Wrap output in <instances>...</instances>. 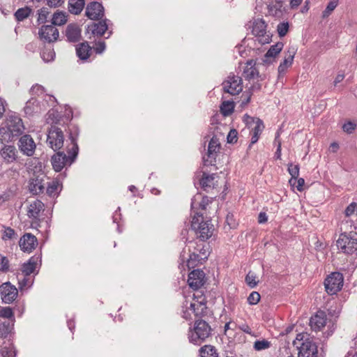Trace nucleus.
I'll return each mask as SVG.
<instances>
[{
	"label": "nucleus",
	"mask_w": 357,
	"mask_h": 357,
	"mask_svg": "<svg viewBox=\"0 0 357 357\" xmlns=\"http://www.w3.org/2000/svg\"><path fill=\"white\" fill-rule=\"evenodd\" d=\"M68 155L63 151H57L51 158V163L54 171L61 172L66 165L70 166L77 158L79 152L78 145L66 147Z\"/></svg>",
	"instance_id": "nucleus-2"
},
{
	"label": "nucleus",
	"mask_w": 357,
	"mask_h": 357,
	"mask_svg": "<svg viewBox=\"0 0 357 357\" xmlns=\"http://www.w3.org/2000/svg\"><path fill=\"white\" fill-rule=\"evenodd\" d=\"M189 252L190 254L187 260V266L189 269L194 268L199 264H202L208 257L206 251H204L202 255H200L195 251H191L190 249H189Z\"/></svg>",
	"instance_id": "nucleus-26"
},
{
	"label": "nucleus",
	"mask_w": 357,
	"mask_h": 357,
	"mask_svg": "<svg viewBox=\"0 0 357 357\" xmlns=\"http://www.w3.org/2000/svg\"><path fill=\"white\" fill-rule=\"evenodd\" d=\"M293 344L298 350V357H317V345L307 333H299L296 335Z\"/></svg>",
	"instance_id": "nucleus-4"
},
{
	"label": "nucleus",
	"mask_w": 357,
	"mask_h": 357,
	"mask_svg": "<svg viewBox=\"0 0 357 357\" xmlns=\"http://www.w3.org/2000/svg\"><path fill=\"white\" fill-rule=\"evenodd\" d=\"M271 342L265 339L256 340L254 343V349L256 351H261L268 349L271 347Z\"/></svg>",
	"instance_id": "nucleus-46"
},
{
	"label": "nucleus",
	"mask_w": 357,
	"mask_h": 357,
	"mask_svg": "<svg viewBox=\"0 0 357 357\" xmlns=\"http://www.w3.org/2000/svg\"><path fill=\"white\" fill-rule=\"evenodd\" d=\"M295 55V51L294 49H292L291 50H288V54L286 55L284 57V59L282 62L280 63V66H278V73L279 74H282L286 71L288 67L291 66L292 64Z\"/></svg>",
	"instance_id": "nucleus-33"
},
{
	"label": "nucleus",
	"mask_w": 357,
	"mask_h": 357,
	"mask_svg": "<svg viewBox=\"0 0 357 357\" xmlns=\"http://www.w3.org/2000/svg\"><path fill=\"white\" fill-rule=\"evenodd\" d=\"M268 10L271 15L281 17L284 12L283 2L282 1H275L268 6Z\"/></svg>",
	"instance_id": "nucleus-32"
},
{
	"label": "nucleus",
	"mask_w": 357,
	"mask_h": 357,
	"mask_svg": "<svg viewBox=\"0 0 357 357\" xmlns=\"http://www.w3.org/2000/svg\"><path fill=\"white\" fill-rule=\"evenodd\" d=\"M38 244V241L36 237L29 233H26L23 235L19 241V245L21 250L24 252H31L36 245Z\"/></svg>",
	"instance_id": "nucleus-18"
},
{
	"label": "nucleus",
	"mask_w": 357,
	"mask_h": 357,
	"mask_svg": "<svg viewBox=\"0 0 357 357\" xmlns=\"http://www.w3.org/2000/svg\"><path fill=\"white\" fill-rule=\"evenodd\" d=\"M356 206L355 203L350 204L345 209L344 213L347 217H349L355 212Z\"/></svg>",
	"instance_id": "nucleus-63"
},
{
	"label": "nucleus",
	"mask_w": 357,
	"mask_h": 357,
	"mask_svg": "<svg viewBox=\"0 0 357 357\" xmlns=\"http://www.w3.org/2000/svg\"><path fill=\"white\" fill-rule=\"evenodd\" d=\"M289 23L287 22H280L278 24L277 26V31L280 37H284L286 36L289 31Z\"/></svg>",
	"instance_id": "nucleus-51"
},
{
	"label": "nucleus",
	"mask_w": 357,
	"mask_h": 357,
	"mask_svg": "<svg viewBox=\"0 0 357 357\" xmlns=\"http://www.w3.org/2000/svg\"><path fill=\"white\" fill-rule=\"evenodd\" d=\"M91 51V47L89 45L88 42L80 43L76 47L77 56L83 61L86 60L90 56Z\"/></svg>",
	"instance_id": "nucleus-31"
},
{
	"label": "nucleus",
	"mask_w": 357,
	"mask_h": 357,
	"mask_svg": "<svg viewBox=\"0 0 357 357\" xmlns=\"http://www.w3.org/2000/svg\"><path fill=\"white\" fill-rule=\"evenodd\" d=\"M4 231L2 236V239L4 241L12 240L17 238V234L13 229L10 227H3Z\"/></svg>",
	"instance_id": "nucleus-49"
},
{
	"label": "nucleus",
	"mask_w": 357,
	"mask_h": 357,
	"mask_svg": "<svg viewBox=\"0 0 357 357\" xmlns=\"http://www.w3.org/2000/svg\"><path fill=\"white\" fill-rule=\"evenodd\" d=\"M45 109V105L36 98H30L24 107V114L28 117L39 114Z\"/></svg>",
	"instance_id": "nucleus-14"
},
{
	"label": "nucleus",
	"mask_w": 357,
	"mask_h": 357,
	"mask_svg": "<svg viewBox=\"0 0 357 357\" xmlns=\"http://www.w3.org/2000/svg\"><path fill=\"white\" fill-rule=\"evenodd\" d=\"M243 69L242 76L247 80H250L259 76L258 69L256 68V61L253 59L248 60Z\"/></svg>",
	"instance_id": "nucleus-25"
},
{
	"label": "nucleus",
	"mask_w": 357,
	"mask_h": 357,
	"mask_svg": "<svg viewBox=\"0 0 357 357\" xmlns=\"http://www.w3.org/2000/svg\"><path fill=\"white\" fill-rule=\"evenodd\" d=\"M43 174L39 176H33L29 181V190L30 193L34 195L43 193L45 190Z\"/></svg>",
	"instance_id": "nucleus-17"
},
{
	"label": "nucleus",
	"mask_w": 357,
	"mask_h": 357,
	"mask_svg": "<svg viewBox=\"0 0 357 357\" xmlns=\"http://www.w3.org/2000/svg\"><path fill=\"white\" fill-rule=\"evenodd\" d=\"M194 297L195 298H197L199 299L195 303H190L189 309L192 311L196 317H198L206 312V299L202 294L200 296H195V294H194Z\"/></svg>",
	"instance_id": "nucleus-23"
},
{
	"label": "nucleus",
	"mask_w": 357,
	"mask_h": 357,
	"mask_svg": "<svg viewBox=\"0 0 357 357\" xmlns=\"http://www.w3.org/2000/svg\"><path fill=\"white\" fill-rule=\"evenodd\" d=\"M222 86L225 93L232 96L237 95L243 90L242 78L235 75H230L227 79L223 82Z\"/></svg>",
	"instance_id": "nucleus-8"
},
{
	"label": "nucleus",
	"mask_w": 357,
	"mask_h": 357,
	"mask_svg": "<svg viewBox=\"0 0 357 357\" xmlns=\"http://www.w3.org/2000/svg\"><path fill=\"white\" fill-rule=\"evenodd\" d=\"M283 47L284 44L282 42L271 45L262 59L263 64L270 65L273 63L275 61V56L282 51Z\"/></svg>",
	"instance_id": "nucleus-19"
},
{
	"label": "nucleus",
	"mask_w": 357,
	"mask_h": 357,
	"mask_svg": "<svg viewBox=\"0 0 357 357\" xmlns=\"http://www.w3.org/2000/svg\"><path fill=\"white\" fill-rule=\"evenodd\" d=\"M9 268V261L6 257L0 254V271L6 272Z\"/></svg>",
	"instance_id": "nucleus-56"
},
{
	"label": "nucleus",
	"mask_w": 357,
	"mask_h": 357,
	"mask_svg": "<svg viewBox=\"0 0 357 357\" xmlns=\"http://www.w3.org/2000/svg\"><path fill=\"white\" fill-rule=\"evenodd\" d=\"M50 14V12L48 10V8H42L38 10V22L39 24H43L46 22L47 18Z\"/></svg>",
	"instance_id": "nucleus-52"
},
{
	"label": "nucleus",
	"mask_w": 357,
	"mask_h": 357,
	"mask_svg": "<svg viewBox=\"0 0 357 357\" xmlns=\"http://www.w3.org/2000/svg\"><path fill=\"white\" fill-rule=\"evenodd\" d=\"M344 283V276L340 272L331 273L324 281L326 291L329 295H335L340 291Z\"/></svg>",
	"instance_id": "nucleus-7"
},
{
	"label": "nucleus",
	"mask_w": 357,
	"mask_h": 357,
	"mask_svg": "<svg viewBox=\"0 0 357 357\" xmlns=\"http://www.w3.org/2000/svg\"><path fill=\"white\" fill-rule=\"evenodd\" d=\"M234 110V105L231 101H224L220 105V112L224 116L231 115Z\"/></svg>",
	"instance_id": "nucleus-41"
},
{
	"label": "nucleus",
	"mask_w": 357,
	"mask_h": 357,
	"mask_svg": "<svg viewBox=\"0 0 357 357\" xmlns=\"http://www.w3.org/2000/svg\"><path fill=\"white\" fill-rule=\"evenodd\" d=\"M210 200L207 196L202 197L201 195H197L192 199L191 207L192 209H195L198 207L202 210H205Z\"/></svg>",
	"instance_id": "nucleus-30"
},
{
	"label": "nucleus",
	"mask_w": 357,
	"mask_h": 357,
	"mask_svg": "<svg viewBox=\"0 0 357 357\" xmlns=\"http://www.w3.org/2000/svg\"><path fill=\"white\" fill-rule=\"evenodd\" d=\"M205 273L200 269H195L188 275V283L190 288L198 290L204 284Z\"/></svg>",
	"instance_id": "nucleus-16"
},
{
	"label": "nucleus",
	"mask_w": 357,
	"mask_h": 357,
	"mask_svg": "<svg viewBox=\"0 0 357 357\" xmlns=\"http://www.w3.org/2000/svg\"><path fill=\"white\" fill-rule=\"evenodd\" d=\"M61 126L63 128V131L68 132L69 139L70 140V147L77 144V137L79 135V128L75 125L70 123V125H66L65 121L61 119Z\"/></svg>",
	"instance_id": "nucleus-28"
},
{
	"label": "nucleus",
	"mask_w": 357,
	"mask_h": 357,
	"mask_svg": "<svg viewBox=\"0 0 357 357\" xmlns=\"http://www.w3.org/2000/svg\"><path fill=\"white\" fill-rule=\"evenodd\" d=\"M40 39L44 43H54L59 38V30L53 25H43L38 31Z\"/></svg>",
	"instance_id": "nucleus-13"
},
{
	"label": "nucleus",
	"mask_w": 357,
	"mask_h": 357,
	"mask_svg": "<svg viewBox=\"0 0 357 357\" xmlns=\"http://www.w3.org/2000/svg\"><path fill=\"white\" fill-rule=\"evenodd\" d=\"M191 229L195 231L197 238L204 242L212 236L214 226L211 220L204 221L202 214L196 213L191 221Z\"/></svg>",
	"instance_id": "nucleus-5"
},
{
	"label": "nucleus",
	"mask_w": 357,
	"mask_h": 357,
	"mask_svg": "<svg viewBox=\"0 0 357 357\" xmlns=\"http://www.w3.org/2000/svg\"><path fill=\"white\" fill-rule=\"evenodd\" d=\"M257 278L255 273L250 271L245 277V282L250 288H254L257 285L259 282Z\"/></svg>",
	"instance_id": "nucleus-48"
},
{
	"label": "nucleus",
	"mask_w": 357,
	"mask_h": 357,
	"mask_svg": "<svg viewBox=\"0 0 357 357\" xmlns=\"http://www.w3.org/2000/svg\"><path fill=\"white\" fill-rule=\"evenodd\" d=\"M326 314L324 311H318L310 318V325L313 331H320L326 324Z\"/></svg>",
	"instance_id": "nucleus-22"
},
{
	"label": "nucleus",
	"mask_w": 357,
	"mask_h": 357,
	"mask_svg": "<svg viewBox=\"0 0 357 357\" xmlns=\"http://www.w3.org/2000/svg\"><path fill=\"white\" fill-rule=\"evenodd\" d=\"M238 140V132L236 129H231L227 137V142L229 144H235Z\"/></svg>",
	"instance_id": "nucleus-54"
},
{
	"label": "nucleus",
	"mask_w": 357,
	"mask_h": 357,
	"mask_svg": "<svg viewBox=\"0 0 357 357\" xmlns=\"http://www.w3.org/2000/svg\"><path fill=\"white\" fill-rule=\"evenodd\" d=\"M106 48V44L104 41H98L96 44V47H94V50L96 54H102Z\"/></svg>",
	"instance_id": "nucleus-60"
},
{
	"label": "nucleus",
	"mask_w": 357,
	"mask_h": 357,
	"mask_svg": "<svg viewBox=\"0 0 357 357\" xmlns=\"http://www.w3.org/2000/svg\"><path fill=\"white\" fill-rule=\"evenodd\" d=\"M30 91L33 95L36 94L39 96L43 93L44 88L41 85L36 84L31 88Z\"/></svg>",
	"instance_id": "nucleus-59"
},
{
	"label": "nucleus",
	"mask_w": 357,
	"mask_h": 357,
	"mask_svg": "<svg viewBox=\"0 0 357 357\" xmlns=\"http://www.w3.org/2000/svg\"><path fill=\"white\" fill-rule=\"evenodd\" d=\"M356 125L355 123L351 121H348L343 125L342 129L347 133L351 134L356 129Z\"/></svg>",
	"instance_id": "nucleus-58"
},
{
	"label": "nucleus",
	"mask_w": 357,
	"mask_h": 357,
	"mask_svg": "<svg viewBox=\"0 0 357 357\" xmlns=\"http://www.w3.org/2000/svg\"><path fill=\"white\" fill-rule=\"evenodd\" d=\"M0 317L3 318H6L10 321L15 322V316L13 311L10 307H3L0 309Z\"/></svg>",
	"instance_id": "nucleus-43"
},
{
	"label": "nucleus",
	"mask_w": 357,
	"mask_h": 357,
	"mask_svg": "<svg viewBox=\"0 0 357 357\" xmlns=\"http://www.w3.org/2000/svg\"><path fill=\"white\" fill-rule=\"evenodd\" d=\"M257 118L252 117L248 114H245L243 116V121L246 124L248 128H252L256 124V119Z\"/></svg>",
	"instance_id": "nucleus-57"
},
{
	"label": "nucleus",
	"mask_w": 357,
	"mask_h": 357,
	"mask_svg": "<svg viewBox=\"0 0 357 357\" xmlns=\"http://www.w3.org/2000/svg\"><path fill=\"white\" fill-rule=\"evenodd\" d=\"M220 149V143L216 136H213L208 146L207 154L209 158H214Z\"/></svg>",
	"instance_id": "nucleus-34"
},
{
	"label": "nucleus",
	"mask_w": 357,
	"mask_h": 357,
	"mask_svg": "<svg viewBox=\"0 0 357 357\" xmlns=\"http://www.w3.org/2000/svg\"><path fill=\"white\" fill-rule=\"evenodd\" d=\"M17 146L20 152L28 157H31L34 155L36 144L29 135H22L17 142Z\"/></svg>",
	"instance_id": "nucleus-10"
},
{
	"label": "nucleus",
	"mask_w": 357,
	"mask_h": 357,
	"mask_svg": "<svg viewBox=\"0 0 357 357\" xmlns=\"http://www.w3.org/2000/svg\"><path fill=\"white\" fill-rule=\"evenodd\" d=\"M28 276L23 275V278H18V284L19 289L20 290L23 289L26 287L29 283V279L27 278Z\"/></svg>",
	"instance_id": "nucleus-61"
},
{
	"label": "nucleus",
	"mask_w": 357,
	"mask_h": 357,
	"mask_svg": "<svg viewBox=\"0 0 357 357\" xmlns=\"http://www.w3.org/2000/svg\"><path fill=\"white\" fill-rule=\"evenodd\" d=\"M252 32L263 45L271 41L270 34L266 32V24L262 19H257L254 22Z\"/></svg>",
	"instance_id": "nucleus-9"
},
{
	"label": "nucleus",
	"mask_w": 357,
	"mask_h": 357,
	"mask_svg": "<svg viewBox=\"0 0 357 357\" xmlns=\"http://www.w3.org/2000/svg\"><path fill=\"white\" fill-rule=\"evenodd\" d=\"M43 60L45 62L53 61L55 57V52L53 49L45 48L40 53Z\"/></svg>",
	"instance_id": "nucleus-44"
},
{
	"label": "nucleus",
	"mask_w": 357,
	"mask_h": 357,
	"mask_svg": "<svg viewBox=\"0 0 357 357\" xmlns=\"http://www.w3.org/2000/svg\"><path fill=\"white\" fill-rule=\"evenodd\" d=\"M14 328V322L10 320L5 321L0 324V337L8 338L12 333Z\"/></svg>",
	"instance_id": "nucleus-37"
},
{
	"label": "nucleus",
	"mask_w": 357,
	"mask_h": 357,
	"mask_svg": "<svg viewBox=\"0 0 357 357\" xmlns=\"http://www.w3.org/2000/svg\"><path fill=\"white\" fill-rule=\"evenodd\" d=\"M338 0H331L327 4L326 9L322 13V17L324 18L328 17L331 13L338 6Z\"/></svg>",
	"instance_id": "nucleus-45"
},
{
	"label": "nucleus",
	"mask_w": 357,
	"mask_h": 357,
	"mask_svg": "<svg viewBox=\"0 0 357 357\" xmlns=\"http://www.w3.org/2000/svg\"><path fill=\"white\" fill-rule=\"evenodd\" d=\"M6 126L13 136H20L24 132V126L22 120L15 114L8 115L6 119Z\"/></svg>",
	"instance_id": "nucleus-11"
},
{
	"label": "nucleus",
	"mask_w": 357,
	"mask_h": 357,
	"mask_svg": "<svg viewBox=\"0 0 357 357\" xmlns=\"http://www.w3.org/2000/svg\"><path fill=\"white\" fill-rule=\"evenodd\" d=\"M299 169L300 168L298 165H293L292 163H291L288 167V172L289 174L291 176V178L289 182L292 185H294L296 184V178L299 176Z\"/></svg>",
	"instance_id": "nucleus-40"
},
{
	"label": "nucleus",
	"mask_w": 357,
	"mask_h": 357,
	"mask_svg": "<svg viewBox=\"0 0 357 357\" xmlns=\"http://www.w3.org/2000/svg\"><path fill=\"white\" fill-rule=\"evenodd\" d=\"M66 36L69 42L76 43L81 38V29L77 25L70 24L66 27Z\"/></svg>",
	"instance_id": "nucleus-29"
},
{
	"label": "nucleus",
	"mask_w": 357,
	"mask_h": 357,
	"mask_svg": "<svg viewBox=\"0 0 357 357\" xmlns=\"http://www.w3.org/2000/svg\"><path fill=\"white\" fill-rule=\"evenodd\" d=\"M2 357H15L16 351L13 347H4L1 349Z\"/></svg>",
	"instance_id": "nucleus-53"
},
{
	"label": "nucleus",
	"mask_w": 357,
	"mask_h": 357,
	"mask_svg": "<svg viewBox=\"0 0 357 357\" xmlns=\"http://www.w3.org/2000/svg\"><path fill=\"white\" fill-rule=\"evenodd\" d=\"M337 248L346 255H351L357 250V232L340 234L337 241Z\"/></svg>",
	"instance_id": "nucleus-6"
},
{
	"label": "nucleus",
	"mask_w": 357,
	"mask_h": 357,
	"mask_svg": "<svg viewBox=\"0 0 357 357\" xmlns=\"http://www.w3.org/2000/svg\"><path fill=\"white\" fill-rule=\"evenodd\" d=\"M41 261V255L31 257L26 262H24L21 267V271L23 275L29 276L33 273L37 268L38 261Z\"/></svg>",
	"instance_id": "nucleus-20"
},
{
	"label": "nucleus",
	"mask_w": 357,
	"mask_h": 357,
	"mask_svg": "<svg viewBox=\"0 0 357 357\" xmlns=\"http://www.w3.org/2000/svg\"><path fill=\"white\" fill-rule=\"evenodd\" d=\"M59 186V183L57 181H52L48 183L47 187V193L50 197H54L58 194L57 190Z\"/></svg>",
	"instance_id": "nucleus-47"
},
{
	"label": "nucleus",
	"mask_w": 357,
	"mask_h": 357,
	"mask_svg": "<svg viewBox=\"0 0 357 357\" xmlns=\"http://www.w3.org/2000/svg\"><path fill=\"white\" fill-rule=\"evenodd\" d=\"M31 11L32 10L27 6L20 8L16 10V12L14 14V16L17 22H22L29 17V15L31 13Z\"/></svg>",
	"instance_id": "nucleus-39"
},
{
	"label": "nucleus",
	"mask_w": 357,
	"mask_h": 357,
	"mask_svg": "<svg viewBox=\"0 0 357 357\" xmlns=\"http://www.w3.org/2000/svg\"><path fill=\"white\" fill-rule=\"evenodd\" d=\"M260 294L257 291H252L248 297V302L250 305H256L260 301Z\"/></svg>",
	"instance_id": "nucleus-55"
},
{
	"label": "nucleus",
	"mask_w": 357,
	"mask_h": 357,
	"mask_svg": "<svg viewBox=\"0 0 357 357\" xmlns=\"http://www.w3.org/2000/svg\"><path fill=\"white\" fill-rule=\"evenodd\" d=\"M67 21L66 16L63 12H56L54 13L52 19L53 25L61 26L64 24Z\"/></svg>",
	"instance_id": "nucleus-42"
},
{
	"label": "nucleus",
	"mask_w": 357,
	"mask_h": 357,
	"mask_svg": "<svg viewBox=\"0 0 357 357\" xmlns=\"http://www.w3.org/2000/svg\"><path fill=\"white\" fill-rule=\"evenodd\" d=\"M0 294L2 302L10 304L16 299L18 295V290L10 282H6L0 286Z\"/></svg>",
	"instance_id": "nucleus-12"
},
{
	"label": "nucleus",
	"mask_w": 357,
	"mask_h": 357,
	"mask_svg": "<svg viewBox=\"0 0 357 357\" xmlns=\"http://www.w3.org/2000/svg\"><path fill=\"white\" fill-rule=\"evenodd\" d=\"M64 3V0H47V4L52 8L61 6Z\"/></svg>",
	"instance_id": "nucleus-64"
},
{
	"label": "nucleus",
	"mask_w": 357,
	"mask_h": 357,
	"mask_svg": "<svg viewBox=\"0 0 357 357\" xmlns=\"http://www.w3.org/2000/svg\"><path fill=\"white\" fill-rule=\"evenodd\" d=\"M44 210V204L40 200L36 199L29 204V209L27 211V215L29 218H32L35 221H37L39 220L40 213H43Z\"/></svg>",
	"instance_id": "nucleus-21"
},
{
	"label": "nucleus",
	"mask_w": 357,
	"mask_h": 357,
	"mask_svg": "<svg viewBox=\"0 0 357 357\" xmlns=\"http://www.w3.org/2000/svg\"><path fill=\"white\" fill-rule=\"evenodd\" d=\"M107 20H103L98 22H92L87 26L86 31L91 32L92 35L102 36L108 29Z\"/></svg>",
	"instance_id": "nucleus-24"
},
{
	"label": "nucleus",
	"mask_w": 357,
	"mask_h": 357,
	"mask_svg": "<svg viewBox=\"0 0 357 357\" xmlns=\"http://www.w3.org/2000/svg\"><path fill=\"white\" fill-rule=\"evenodd\" d=\"M252 96V91H250L249 93H247V91L244 92L242 95V97L243 98V100L241 102V106L244 107L247 104H248L251 100Z\"/></svg>",
	"instance_id": "nucleus-62"
},
{
	"label": "nucleus",
	"mask_w": 357,
	"mask_h": 357,
	"mask_svg": "<svg viewBox=\"0 0 357 357\" xmlns=\"http://www.w3.org/2000/svg\"><path fill=\"white\" fill-rule=\"evenodd\" d=\"M212 331L213 329L208 322L198 319L195 321L193 328H190L188 332L189 341L195 345H200L211 336Z\"/></svg>",
	"instance_id": "nucleus-3"
},
{
	"label": "nucleus",
	"mask_w": 357,
	"mask_h": 357,
	"mask_svg": "<svg viewBox=\"0 0 357 357\" xmlns=\"http://www.w3.org/2000/svg\"><path fill=\"white\" fill-rule=\"evenodd\" d=\"M58 117L59 114L52 111L48 112L47 119V123H51V126L48 129L47 144L54 151H59L64 144V131L61 126V119Z\"/></svg>",
	"instance_id": "nucleus-1"
},
{
	"label": "nucleus",
	"mask_w": 357,
	"mask_h": 357,
	"mask_svg": "<svg viewBox=\"0 0 357 357\" xmlns=\"http://www.w3.org/2000/svg\"><path fill=\"white\" fill-rule=\"evenodd\" d=\"M200 357H218V354L215 347L204 345L199 349Z\"/></svg>",
	"instance_id": "nucleus-38"
},
{
	"label": "nucleus",
	"mask_w": 357,
	"mask_h": 357,
	"mask_svg": "<svg viewBox=\"0 0 357 357\" xmlns=\"http://www.w3.org/2000/svg\"><path fill=\"white\" fill-rule=\"evenodd\" d=\"M252 132L260 135L264 129L263 121L260 119H256V124L251 128Z\"/></svg>",
	"instance_id": "nucleus-50"
},
{
	"label": "nucleus",
	"mask_w": 357,
	"mask_h": 357,
	"mask_svg": "<svg viewBox=\"0 0 357 357\" xmlns=\"http://www.w3.org/2000/svg\"><path fill=\"white\" fill-rule=\"evenodd\" d=\"M0 154L6 163L13 162L17 158V151L12 145H4L1 149Z\"/></svg>",
	"instance_id": "nucleus-27"
},
{
	"label": "nucleus",
	"mask_w": 357,
	"mask_h": 357,
	"mask_svg": "<svg viewBox=\"0 0 357 357\" xmlns=\"http://www.w3.org/2000/svg\"><path fill=\"white\" fill-rule=\"evenodd\" d=\"M85 15L92 20H101L104 16V8L100 3L92 1L86 6Z\"/></svg>",
	"instance_id": "nucleus-15"
},
{
	"label": "nucleus",
	"mask_w": 357,
	"mask_h": 357,
	"mask_svg": "<svg viewBox=\"0 0 357 357\" xmlns=\"http://www.w3.org/2000/svg\"><path fill=\"white\" fill-rule=\"evenodd\" d=\"M84 4V0H69L68 10L72 14L78 15L82 11Z\"/></svg>",
	"instance_id": "nucleus-36"
},
{
	"label": "nucleus",
	"mask_w": 357,
	"mask_h": 357,
	"mask_svg": "<svg viewBox=\"0 0 357 357\" xmlns=\"http://www.w3.org/2000/svg\"><path fill=\"white\" fill-rule=\"evenodd\" d=\"M215 176V174H206V173H203L202 178L200 180V185L205 191H207L208 188H214Z\"/></svg>",
	"instance_id": "nucleus-35"
}]
</instances>
